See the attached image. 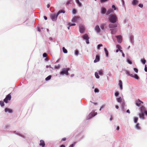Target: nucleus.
I'll return each instance as SVG.
<instances>
[{"label": "nucleus", "mask_w": 147, "mask_h": 147, "mask_svg": "<svg viewBox=\"0 0 147 147\" xmlns=\"http://www.w3.org/2000/svg\"><path fill=\"white\" fill-rule=\"evenodd\" d=\"M66 138H63L61 139V141H64L66 140Z\"/></svg>", "instance_id": "obj_55"}, {"label": "nucleus", "mask_w": 147, "mask_h": 147, "mask_svg": "<svg viewBox=\"0 0 147 147\" xmlns=\"http://www.w3.org/2000/svg\"><path fill=\"white\" fill-rule=\"evenodd\" d=\"M109 0H100V2L102 3L108 1Z\"/></svg>", "instance_id": "obj_39"}, {"label": "nucleus", "mask_w": 147, "mask_h": 147, "mask_svg": "<svg viewBox=\"0 0 147 147\" xmlns=\"http://www.w3.org/2000/svg\"><path fill=\"white\" fill-rule=\"evenodd\" d=\"M96 114H97L96 113H94L91 112V113H90L89 114V115L91 116L92 117H94V116H95V115H96Z\"/></svg>", "instance_id": "obj_23"}, {"label": "nucleus", "mask_w": 147, "mask_h": 147, "mask_svg": "<svg viewBox=\"0 0 147 147\" xmlns=\"http://www.w3.org/2000/svg\"><path fill=\"white\" fill-rule=\"evenodd\" d=\"M117 40V41L119 43H121L122 41V36L121 35H118L116 36Z\"/></svg>", "instance_id": "obj_8"}, {"label": "nucleus", "mask_w": 147, "mask_h": 147, "mask_svg": "<svg viewBox=\"0 0 147 147\" xmlns=\"http://www.w3.org/2000/svg\"><path fill=\"white\" fill-rule=\"evenodd\" d=\"M79 30L81 33H83L85 30L84 27L82 25H80L79 26Z\"/></svg>", "instance_id": "obj_6"}, {"label": "nucleus", "mask_w": 147, "mask_h": 147, "mask_svg": "<svg viewBox=\"0 0 147 147\" xmlns=\"http://www.w3.org/2000/svg\"><path fill=\"white\" fill-rule=\"evenodd\" d=\"M118 19L115 15H111L109 18V20L110 22L114 23H115L117 21Z\"/></svg>", "instance_id": "obj_1"}, {"label": "nucleus", "mask_w": 147, "mask_h": 147, "mask_svg": "<svg viewBox=\"0 0 147 147\" xmlns=\"http://www.w3.org/2000/svg\"><path fill=\"white\" fill-rule=\"evenodd\" d=\"M128 63H129L130 64L132 63L131 61L129 60H128Z\"/></svg>", "instance_id": "obj_53"}, {"label": "nucleus", "mask_w": 147, "mask_h": 147, "mask_svg": "<svg viewBox=\"0 0 147 147\" xmlns=\"http://www.w3.org/2000/svg\"><path fill=\"white\" fill-rule=\"evenodd\" d=\"M141 61L142 63L144 64H145L146 62V60L144 59H141Z\"/></svg>", "instance_id": "obj_34"}, {"label": "nucleus", "mask_w": 147, "mask_h": 147, "mask_svg": "<svg viewBox=\"0 0 147 147\" xmlns=\"http://www.w3.org/2000/svg\"><path fill=\"white\" fill-rule=\"evenodd\" d=\"M117 100L118 102H121L122 101V99L121 97L117 98Z\"/></svg>", "instance_id": "obj_29"}, {"label": "nucleus", "mask_w": 147, "mask_h": 147, "mask_svg": "<svg viewBox=\"0 0 147 147\" xmlns=\"http://www.w3.org/2000/svg\"><path fill=\"white\" fill-rule=\"evenodd\" d=\"M138 3V1L137 0H133L132 1V4L134 6H136Z\"/></svg>", "instance_id": "obj_10"}, {"label": "nucleus", "mask_w": 147, "mask_h": 147, "mask_svg": "<svg viewBox=\"0 0 147 147\" xmlns=\"http://www.w3.org/2000/svg\"><path fill=\"white\" fill-rule=\"evenodd\" d=\"M65 11L64 10H59L58 12L57 13V15H58L60 13H65Z\"/></svg>", "instance_id": "obj_25"}, {"label": "nucleus", "mask_w": 147, "mask_h": 147, "mask_svg": "<svg viewBox=\"0 0 147 147\" xmlns=\"http://www.w3.org/2000/svg\"><path fill=\"white\" fill-rule=\"evenodd\" d=\"M44 18L45 20H47V17L46 16H44Z\"/></svg>", "instance_id": "obj_61"}, {"label": "nucleus", "mask_w": 147, "mask_h": 147, "mask_svg": "<svg viewBox=\"0 0 147 147\" xmlns=\"http://www.w3.org/2000/svg\"><path fill=\"white\" fill-rule=\"evenodd\" d=\"M0 105L2 107L4 106V102L2 101H0Z\"/></svg>", "instance_id": "obj_31"}, {"label": "nucleus", "mask_w": 147, "mask_h": 147, "mask_svg": "<svg viewBox=\"0 0 147 147\" xmlns=\"http://www.w3.org/2000/svg\"><path fill=\"white\" fill-rule=\"evenodd\" d=\"M98 73L100 75H102L103 74V71L101 70L99 71Z\"/></svg>", "instance_id": "obj_37"}, {"label": "nucleus", "mask_w": 147, "mask_h": 147, "mask_svg": "<svg viewBox=\"0 0 147 147\" xmlns=\"http://www.w3.org/2000/svg\"><path fill=\"white\" fill-rule=\"evenodd\" d=\"M80 19V18L78 17H75L73 18L72 20V22H76L79 20Z\"/></svg>", "instance_id": "obj_9"}, {"label": "nucleus", "mask_w": 147, "mask_h": 147, "mask_svg": "<svg viewBox=\"0 0 147 147\" xmlns=\"http://www.w3.org/2000/svg\"><path fill=\"white\" fill-rule=\"evenodd\" d=\"M51 75H49L45 78V80L46 81H48L51 79Z\"/></svg>", "instance_id": "obj_27"}, {"label": "nucleus", "mask_w": 147, "mask_h": 147, "mask_svg": "<svg viewBox=\"0 0 147 147\" xmlns=\"http://www.w3.org/2000/svg\"><path fill=\"white\" fill-rule=\"evenodd\" d=\"M40 142L39 145L42 146V147H44L45 145L44 141L42 140H41L40 141Z\"/></svg>", "instance_id": "obj_11"}, {"label": "nucleus", "mask_w": 147, "mask_h": 147, "mask_svg": "<svg viewBox=\"0 0 147 147\" xmlns=\"http://www.w3.org/2000/svg\"><path fill=\"white\" fill-rule=\"evenodd\" d=\"M57 14H52L51 15V18L53 21L56 20L57 19L58 17Z\"/></svg>", "instance_id": "obj_4"}, {"label": "nucleus", "mask_w": 147, "mask_h": 147, "mask_svg": "<svg viewBox=\"0 0 147 147\" xmlns=\"http://www.w3.org/2000/svg\"><path fill=\"white\" fill-rule=\"evenodd\" d=\"M105 105H103L101 106L100 108H101V109H102L105 107Z\"/></svg>", "instance_id": "obj_57"}, {"label": "nucleus", "mask_w": 147, "mask_h": 147, "mask_svg": "<svg viewBox=\"0 0 147 147\" xmlns=\"http://www.w3.org/2000/svg\"><path fill=\"white\" fill-rule=\"evenodd\" d=\"M106 23H103L101 24L100 25V27L103 30L105 31V29L107 28V27L106 26Z\"/></svg>", "instance_id": "obj_7"}, {"label": "nucleus", "mask_w": 147, "mask_h": 147, "mask_svg": "<svg viewBox=\"0 0 147 147\" xmlns=\"http://www.w3.org/2000/svg\"><path fill=\"white\" fill-rule=\"evenodd\" d=\"M113 11V10L112 9H110L107 12V15H108L110 14Z\"/></svg>", "instance_id": "obj_24"}, {"label": "nucleus", "mask_w": 147, "mask_h": 147, "mask_svg": "<svg viewBox=\"0 0 147 147\" xmlns=\"http://www.w3.org/2000/svg\"><path fill=\"white\" fill-rule=\"evenodd\" d=\"M78 51L76 50L75 52V55H78Z\"/></svg>", "instance_id": "obj_54"}, {"label": "nucleus", "mask_w": 147, "mask_h": 147, "mask_svg": "<svg viewBox=\"0 0 147 147\" xmlns=\"http://www.w3.org/2000/svg\"><path fill=\"white\" fill-rule=\"evenodd\" d=\"M99 91L96 88H95L94 89V92H99Z\"/></svg>", "instance_id": "obj_43"}, {"label": "nucleus", "mask_w": 147, "mask_h": 147, "mask_svg": "<svg viewBox=\"0 0 147 147\" xmlns=\"http://www.w3.org/2000/svg\"><path fill=\"white\" fill-rule=\"evenodd\" d=\"M76 3H77L78 6L79 7H80L81 6V4L80 2L79 1V0H76Z\"/></svg>", "instance_id": "obj_22"}, {"label": "nucleus", "mask_w": 147, "mask_h": 147, "mask_svg": "<svg viewBox=\"0 0 147 147\" xmlns=\"http://www.w3.org/2000/svg\"><path fill=\"white\" fill-rule=\"evenodd\" d=\"M129 76L133 77V78H134V75H133L132 74H130V75H129Z\"/></svg>", "instance_id": "obj_59"}, {"label": "nucleus", "mask_w": 147, "mask_h": 147, "mask_svg": "<svg viewBox=\"0 0 147 147\" xmlns=\"http://www.w3.org/2000/svg\"><path fill=\"white\" fill-rule=\"evenodd\" d=\"M60 147H65V146L64 145H62Z\"/></svg>", "instance_id": "obj_63"}, {"label": "nucleus", "mask_w": 147, "mask_h": 147, "mask_svg": "<svg viewBox=\"0 0 147 147\" xmlns=\"http://www.w3.org/2000/svg\"><path fill=\"white\" fill-rule=\"evenodd\" d=\"M130 39L131 42H132V41L133 40V37L132 36H131L130 37Z\"/></svg>", "instance_id": "obj_56"}, {"label": "nucleus", "mask_w": 147, "mask_h": 147, "mask_svg": "<svg viewBox=\"0 0 147 147\" xmlns=\"http://www.w3.org/2000/svg\"><path fill=\"white\" fill-rule=\"evenodd\" d=\"M37 29H38V31L40 32V28H39V27Z\"/></svg>", "instance_id": "obj_60"}, {"label": "nucleus", "mask_w": 147, "mask_h": 147, "mask_svg": "<svg viewBox=\"0 0 147 147\" xmlns=\"http://www.w3.org/2000/svg\"><path fill=\"white\" fill-rule=\"evenodd\" d=\"M119 95V93L118 92H116L115 94V95L116 96H117Z\"/></svg>", "instance_id": "obj_50"}, {"label": "nucleus", "mask_w": 147, "mask_h": 147, "mask_svg": "<svg viewBox=\"0 0 147 147\" xmlns=\"http://www.w3.org/2000/svg\"><path fill=\"white\" fill-rule=\"evenodd\" d=\"M144 113H141L139 114V117L140 118H142L143 119H144Z\"/></svg>", "instance_id": "obj_17"}, {"label": "nucleus", "mask_w": 147, "mask_h": 147, "mask_svg": "<svg viewBox=\"0 0 147 147\" xmlns=\"http://www.w3.org/2000/svg\"><path fill=\"white\" fill-rule=\"evenodd\" d=\"M106 12V9L104 7H103L101 9V13L105 14Z\"/></svg>", "instance_id": "obj_19"}, {"label": "nucleus", "mask_w": 147, "mask_h": 147, "mask_svg": "<svg viewBox=\"0 0 147 147\" xmlns=\"http://www.w3.org/2000/svg\"><path fill=\"white\" fill-rule=\"evenodd\" d=\"M109 26L110 28H114L117 27V25L115 24H109Z\"/></svg>", "instance_id": "obj_14"}, {"label": "nucleus", "mask_w": 147, "mask_h": 147, "mask_svg": "<svg viewBox=\"0 0 147 147\" xmlns=\"http://www.w3.org/2000/svg\"><path fill=\"white\" fill-rule=\"evenodd\" d=\"M5 111L6 112H8L9 113H12L13 112V111L11 109L8 108H5Z\"/></svg>", "instance_id": "obj_12"}, {"label": "nucleus", "mask_w": 147, "mask_h": 147, "mask_svg": "<svg viewBox=\"0 0 147 147\" xmlns=\"http://www.w3.org/2000/svg\"><path fill=\"white\" fill-rule=\"evenodd\" d=\"M140 111L141 113H144L146 111V108L145 107L143 106H142L140 108Z\"/></svg>", "instance_id": "obj_15"}, {"label": "nucleus", "mask_w": 147, "mask_h": 147, "mask_svg": "<svg viewBox=\"0 0 147 147\" xmlns=\"http://www.w3.org/2000/svg\"><path fill=\"white\" fill-rule=\"evenodd\" d=\"M100 60L99 56L97 55L96 56L95 59L94 61V63H96L98 62Z\"/></svg>", "instance_id": "obj_16"}, {"label": "nucleus", "mask_w": 147, "mask_h": 147, "mask_svg": "<svg viewBox=\"0 0 147 147\" xmlns=\"http://www.w3.org/2000/svg\"><path fill=\"white\" fill-rule=\"evenodd\" d=\"M76 142H74V144H72L69 146V147H73L75 145Z\"/></svg>", "instance_id": "obj_44"}, {"label": "nucleus", "mask_w": 147, "mask_h": 147, "mask_svg": "<svg viewBox=\"0 0 147 147\" xmlns=\"http://www.w3.org/2000/svg\"><path fill=\"white\" fill-rule=\"evenodd\" d=\"M83 37L84 39L86 40L87 39H89V37L87 34H85L83 35Z\"/></svg>", "instance_id": "obj_21"}, {"label": "nucleus", "mask_w": 147, "mask_h": 147, "mask_svg": "<svg viewBox=\"0 0 147 147\" xmlns=\"http://www.w3.org/2000/svg\"><path fill=\"white\" fill-rule=\"evenodd\" d=\"M144 113H145V114L146 115H147V111H145L144 112Z\"/></svg>", "instance_id": "obj_64"}, {"label": "nucleus", "mask_w": 147, "mask_h": 147, "mask_svg": "<svg viewBox=\"0 0 147 147\" xmlns=\"http://www.w3.org/2000/svg\"><path fill=\"white\" fill-rule=\"evenodd\" d=\"M143 103V102L139 99L137 100L136 101V104L138 107L141 106Z\"/></svg>", "instance_id": "obj_5"}, {"label": "nucleus", "mask_w": 147, "mask_h": 147, "mask_svg": "<svg viewBox=\"0 0 147 147\" xmlns=\"http://www.w3.org/2000/svg\"><path fill=\"white\" fill-rule=\"evenodd\" d=\"M104 50H105V54H106L107 56V57L108 56V54H109L108 51H107V49L105 48L104 49Z\"/></svg>", "instance_id": "obj_26"}, {"label": "nucleus", "mask_w": 147, "mask_h": 147, "mask_svg": "<svg viewBox=\"0 0 147 147\" xmlns=\"http://www.w3.org/2000/svg\"><path fill=\"white\" fill-rule=\"evenodd\" d=\"M125 73H126V74L128 76H129L130 74L129 72L128 71H125Z\"/></svg>", "instance_id": "obj_42"}, {"label": "nucleus", "mask_w": 147, "mask_h": 147, "mask_svg": "<svg viewBox=\"0 0 147 147\" xmlns=\"http://www.w3.org/2000/svg\"><path fill=\"white\" fill-rule=\"evenodd\" d=\"M72 13H73V14H76V10L75 9H73V11H72Z\"/></svg>", "instance_id": "obj_40"}, {"label": "nucleus", "mask_w": 147, "mask_h": 147, "mask_svg": "<svg viewBox=\"0 0 147 147\" xmlns=\"http://www.w3.org/2000/svg\"><path fill=\"white\" fill-rule=\"evenodd\" d=\"M69 70L68 68H66L65 69L62 70L60 73L61 75H63L66 74L67 75H68V71Z\"/></svg>", "instance_id": "obj_2"}, {"label": "nucleus", "mask_w": 147, "mask_h": 147, "mask_svg": "<svg viewBox=\"0 0 147 147\" xmlns=\"http://www.w3.org/2000/svg\"><path fill=\"white\" fill-rule=\"evenodd\" d=\"M43 56L44 57H46L47 56V54L46 53H44L43 55Z\"/></svg>", "instance_id": "obj_47"}, {"label": "nucleus", "mask_w": 147, "mask_h": 147, "mask_svg": "<svg viewBox=\"0 0 147 147\" xmlns=\"http://www.w3.org/2000/svg\"><path fill=\"white\" fill-rule=\"evenodd\" d=\"M69 26H75L76 25V24H70L69 23Z\"/></svg>", "instance_id": "obj_46"}, {"label": "nucleus", "mask_w": 147, "mask_h": 147, "mask_svg": "<svg viewBox=\"0 0 147 147\" xmlns=\"http://www.w3.org/2000/svg\"><path fill=\"white\" fill-rule=\"evenodd\" d=\"M138 6L141 8H142L143 7V5L140 3L139 5Z\"/></svg>", "instance_id": "obj_45"}, {"label": "nucleus", "mask_w": 147, "mask_h": 147, "mask_svg": "<svg viewBox=\"0 0 147 147\" xmlns=\"http://www.w3.org/2000/svg\"><path fill=\"white\" fill-rule=\"evenodd\" d=\"M138 119L137 117H135L134 119V121L135 123H136L137 122Z\"/></svg>", "instance_id": "obj_38"}, {"label": "nucleus", "mask_w": 147, "mask_h": 147, "mask_svg": "<svg viewBox=\"0 0 147 147\" xmlns=\"http://www.w3.org/2000/svg\"><path fill=\"white\" fill-rule=\"evenodd\" d=\"M116 47L118 48V49L120 50L121 49V47L119 45H116Z\"/></svg>", "instance_id": "obj_35"}, {"label": "nucleus", "mask_w": 147, "mask_h": 147, "mask_svg": "<svg viewBox=\"0 0 147 147\" xmlns=\"http://www.w3.org/2000/svg\"><path fill=\"white\" fill-rule=\"evenodd\" d=\"M11 96L10 94H9L4 99V101L6 103L8 102V100H10L11 99Z\"/></svg>", "instance_id": "obj_3"}, {"label": "nucleus", "mask_w": 147, "mask_h": 147, "mask_svg": "<svg viewBox=\"0 0 147 147\" xmlns=\"http://www.w3.org/2000/svg\"><path fill=\"white\" fill-rule=\"evenodd\" d=\"M112 7L115 10H116V8H115V5H113L112 6Z\"/></svg>", "instance_id": "obj_58"}, {"label": "nucleus", "mask_w": 147, "mask_h": 147, "mask_svg": "<svg viewBox=\"0 0 147 147\" xmlns=\"http://www.w3.org/2000/svg\"><path fill=\"white\" fill-rule=\"evenodd\" d=\"M63 50L64 53H66L67 52V50L64 47H63Z\"/></svg>", "instance_id": "obj_30"}, {"label": "nucleus", "mask_w": 147, "mask_h": 147, "mask_svg": "<svg viewBox=\"0 0 147 147\" xmlns=\"http://www.w3.org/2000/svg\"><path fill=\"white\" fill-rule=\"evenodd\" d=\"M111 33L112 34H115L117 32V30L116 29H111Z\"/></svg>", "instance_id": "obj_18"}, {"label": "nucleus", "mask_w": 147, "mask_h": 147, "mask_svg": "<svg viewBox=\"0 0 147 147\" xmlns=\"http://www.w3.org/2000/svg\"><path fill=\"white\" fill-rule=\"evenodd\" d=\"M59 66H56L55 67V68L56 69H58L59 68Z\"/></svg>", "instance_id": "obj_62"}, {"label": "nucleus", "mask_w": 147, "mask_h": 147, "mask_svg": "<svg viewBox=\"0 0 147 147\" xmlns=\"http://www.w3.org/2000/svg\"><path fill=\"white\" fill-rule=\"evenodd\" d=\"M122 82L121 80H119V85L120 87V89L122 90L123 89L122 85Z\"/></svg>", "instance_id": "obj_20"}, {"label": "nucleus", "mask_w": 147, "mask_h": 147, "mask_svg": "<svg viewBox=\"0 0 147 147\" xmlns=\"http://www.w3.org/2000/svg\"><path fill=\"white\" fill-rule=\"evenodd\" d=\"M144 70L145 71L147 72V67L146 66V65H145V66L144 68Z\"/></svg>", "instance_id": "obj_52"}, {"label": "nucleus", "mask_w": 147, "mask_h": 147, "mask_svg": "<svg viewBox=\"0 0 147 147\" xmlns=\"http://www.w3.org/2000/svg\"><path fill=\"white\" fill-rule=\"evenodd\" d=\"M102 44H99L98 45V47H97V48L98 49H99L101 47H102Z\"/></svg>", "instance_id": "obj_41"}, {"label": "nucleus", "mask_w": 147, "mask_h": 147, "mask_svg": "<svg viewBox=\"0 0 147 147\" xmlns=\"http://www.w3.org/2000/svg\"><path fill=\"white\" fill-rule=\"evenodd\" d=\"M134 69L136 73L138 72V69L137 68H135Z\"/></svg>", "instance_id": "obj_48"}, {"label": "nucleus", "mask_w": 147, "mask_h": 147, "mask_svg": "<svg viewBox=\"0 0 147 147\" xmlns=\"http://www.w3.org/2000/svg\"><path fill=\"white\" fill-rule=\"evenodd\" d=\"M46 67L47 68H48L49 67L50 68L53 69L51 65H47L46 66Z\"/></svg>", "instance_id": "obj_49"}, {"label": "nucleus", "mask_w": 147, "mask_h": 147, "mask_svg": "<svg viewBox=\"0 0 147 147\" xmlns=\"http://www.w3.org/2000/svg\"><path fill=\"white\" fill-rule=\"evenodd\" d=\"M136 127L137 129L138 130H140V127L139 126V123H138L136 124Z\"/></svg>", "instance_id": "obj_28"}, {"label": "nucleus", "mask_w": 147, "mask_h": 147, "mask_svg": "<svg viewBox=\"0 0 147 147\" xmlns=\"http://www.w3.org/2000/svg\"><path fill=\"white\" fill-rule=\"evenodd\" d=\"M95 75L96 77L97 78H99V76L98 75V73L97 72H95Z\"/></svg>", "instance_id": "obj_33"}, {"label": "nucleus", "mask_w": 147, "mask_h": 147, "mask_svg": "<svg viewBox=\"0 0 147 147\" xmlns=\"http://www.w3.org/2000/svg\"><path fill=\"white\" fill-rule=\"evenodd\" d=\"M134 78H135L137 80H138L139 79V77L136 74H135L134 75Z\"/></svg>", "instance_id": "obj_32"}, {"label": "nucleus", "mask_w": 147, "mask_h": 147, "mask_svg": "<svg viewBox=\"0 0 147 147\" xmlns=\"http://www.w3.org/2000/svg\"><path fill=\"white\" fill-rule=\"evenodd\" d=\"M95 29L96 32L98 33L100 31V29L98 25H96L95 26Z\"/></svg>", "instance_id": "obj_13"}, {"label": "nucleus", "mask_w": 147, "mask_h": 147, "mask_svg": "<svg viewBox=\"0 0 147 147\" xmlns=\"http://www.w3.org/2000/svg\"><path fill=\"white\" fill-rule=\"evenodd\" d=\"M86 42L87 44L89 43V39H86Z\"/></svg>", "instance_id": "obj_51"}, {"label": "nucleus", "mask_w": 147, "mask_h": 147, "mask_svg": "<svg viewBox=\"0 0 147 147\" xmlns=\"http://www.w3.org/2000/svg\"><path fill=\"white\" fill-rule=\"evenodd\" d=\"M72 0H69L67 3V5H69V4L71 3L72 2Z\"/></svg>", "instance_id": "obj_36"}]
</instances>
